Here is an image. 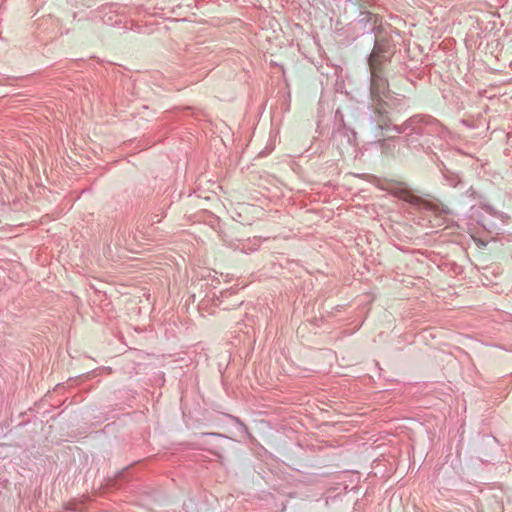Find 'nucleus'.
Returning a JSON list of instances; mask_svg holds the SVG:
<instances>
[{
	"label": "nucleus",
	"instance_id": "f03ea898",
	"mask_svg": "<svg viewBox=\"0 0 512 512\" xmlns=\"http://www.w3.org/2000/svg\"><path fill=\"white\" fill-rule=\"evenodd\" d=\"M397 196L407 202L415 203L417 201V197L414 196L410 191L406 189H400L397 192Z\"/></svg>",
	"mask_w": 512,
	"mask_h": 512
},
{
	"label": "nucleus",
	"instance_id": "f257e3e1",
	"mask_svg": "<svg viewBox=\"0 0 512 512\" xmlns=\"http://www.w3.org/2000/svg\"><path fill=\"white\" fill-rule=\"evenodd\" d=\"M369 64L371 69V94L373 97L379 98L386 91L388 84L380 75V55L377 46L370 55Z\"/></svg>",
	"mask_w": 512,
	"mask_h": 512
}]
</instances>
